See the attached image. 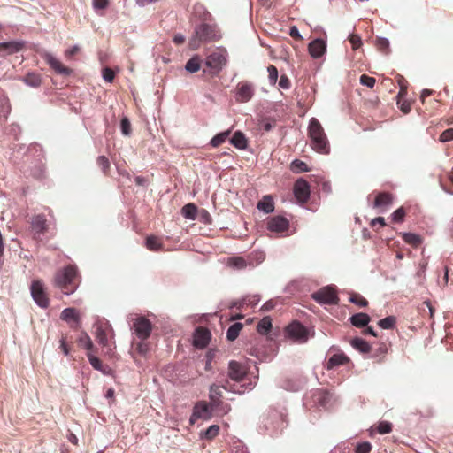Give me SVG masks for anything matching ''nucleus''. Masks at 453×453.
I'll use <instances>...</instances> for the list:
<instances>
[{"label":"nucleus","instance_id":"24","mask_svg":"<svg viewBox=\"0 0 453 453\" xmlns=\"http://www.w3.org/2000/svg\"><path fill=\"white\" fill-rule=\"evenodd\" d=\"M23 48V43L8 42L0 43V57H5L19 52Z\"/></svg>","mask_w":453,"mask_h":453},{"label":"nucleus","instance_id":"8","mask_svg":"<svg viewBox=\"0 0 453 453\" xmlns=\"http://www.w3.org/2000/svg\"><path fill=\"white\" fill-rule=\"evenodd\" d=\"M221 388H223L226 391L237 393V394H243L244 389L243 386H240L237 388L232 387L228 382H226V384L219 386V385H211L210 388V394L209 397L211 402V404L213 407L218 408L220 403V398L222 396V391Z\"/></svg>","mask_w":453,"mask_h":453},{"label":"nucleus","instance_id":"7","mask_svg":"<svg viewBox=\"0 0 453 453\" xmlns=\"http://www.w3.org/2000/svg\"><path fill=\"white\" fill-rule=\"evenodd\" d=\"M227 50L225 48H216L207 56L205 65L207 67L216 71H221L227 63Z\"/></svg>","mask_w":453,"mask_h":453},{"label":"nucleus","instance_id":"22","mask_svg":"<svg viewBox=\"0 0 453 453\" xmlns=\"http://www.w3.org/2000/svg\"><path fill=\"white\" fill-rule=\"evenodd\" d=\"M326 49L324 40L316 39L309 43L308 50L311 56L314 58H319L323 56Z\"/></svg>","mask_w":453,"mask_h":453},{"label":"nucleus","instance_id":"52","mask_svg":"<svg viewBox=\"0 0 453 453\" xmlns=\"http://www.w3.org/2000/svg\"><path fill=\"white\" fill-rule=\"evenodd\" d=\"M372 450V444L368 441H364L357 445L355 453H370Z\"/></svg>","mask_w":453,"mask_h":453},{"label":"nucleus","instance_id":"19","mask_svg":"<svg viewBox=\"0 0 453 453\" xmlns=\"http://www.w3.org/2000/svg\"><path fill=\"white\" fill-rule=\"evenodd\" d=\"M215 407H213L211 403V405H209L206 402L200 401L196 403L193 411L195 412V417H199L200 418H203V419L207 420V419L211 418V411Z\"/></svg>","mask_w":453,"mask_h":453},{"label":"nucleus","instance_id":"16","mask_svg":"<svg viewBox=\"0 0 453 453\" xmlns=\"http://www.w3.org/2000/svg\"><path fill=\"white\" fill-rule=\"evenodd\" d=\"M289 228V221L282 216H274L267 220V229L273 233H285Z\"/></svg>","mask_w":453,"mask_h":453},{"label":"nucleus","instance_id":"41","mask_svg":"<svg viewBox=\"0 0 453 453\" xmlns=\"http://www.w3.org/2000/svg\"><path fill=\"white\" fill-rule=\"evenodd\" d=\"M219 426L217 425L210 426L206 430L201 432V437L211 440L219 434Z\"/></svg>","mask_w":453,"mask_h":453},{"label":"nucleus","instance_id":"29","mask_svg":"<svg viewBox=\"0 0 453 453\" xmlns=\"http://www.w3.org/2000/svg\"><path fill=\"white\" fill-rule=\"evenodd\" d=\"M332 395L325 391H319L315 395V402L321 407L328 409L331 407Z\"/></svg>","mask_w":453,"mask_h":453},{"label":"nucleus","instance_id":"2","mask_svg":"<svg viewBox=\"0 0 453 453\" xmlns=\"http://www.w3.org/2000/svg\"><path fill=\"white\" fill-rule=\"evenodd\" d=\"M221 39L219 29L215 25L202 23L196 27L195 33L189 39L191 50H197L202 43L213 42Z\"/></svg>","mask_w":453,"mask_h":453},{"label":"nucleus","instance_id":"55","mask_svg":"<svg viewBox=\"0 0 453 453\" xmlns=\"http://www.w3.org/2000/svg\"><path fill=\"white\" fill-rule=\"evenodd\" d=\"M115 77V73L112 69L109 67H105L103 70V78L107 82H112Z\"/></svg>","mask_w":453,"mask_h":453},{"label":"nucleus","instance_id":"63","mask_svg":"<svg viewBox=\"0 0 453 453\" xmlns=\"http://www.w3.org/2000/svg\"><path fill=\"white\" fill-rule=\"evenodd\" d=\"M232 453H249L246 446L242 445L241 442H238L232 449Z\"/></svg>","mask_w":453,"mask_h":453},{"label":"nucleus","instance_id":"25","mask_svg":"<svg viewBox=\"0 0 453 453\" xmlns=\"http://www.w3.org/2000/svg\"><path fill=\"white\" fill-rule=\"evenodd\" d=\"M393 195L389 192H379L373 202L374 208H385L393 203Z\"/></svg>","mask_w":453,"mask_h":453},{"label":"nucleus","instance_id":"58","mask_svg":"<svg viewBox=\"0 0 453 453\" xmlns=\"http://www.w3.org/2000/svg\"><path fill=\"white\" fill-rule=\"evenodd\" d=\"M397 104L403 113H409L411 111V104L407 101H402V98H398Z\"/></svg>","mask_w":453,"mask_h":453},{"label":"nucleus","instance_id":"39","mask_svg":"<svg viewBox=\"0 0 453 453\" xmlns=\"http://www.w3.org/2000/svg\"><path fill=\"white\" fill-rule=\"evenodd\" d=\"M181 212L186 219H195L197 213V208L194 203H188L183 206Z\"/></svg>","mask_w":453,"mask_h":453},{"label":"nucleus","instance_id":"38","mask_svg":"<svg viewBox=\"0 0 453 453\" xmlns=\"http://www.w3.org/2000/svg\"><path fill=\"white\" fill-rule=\"evenodd\" d=\"M211 331L203 326H199L196 329L194 334V340H211Z\"/></svg>","mask_w":453,"mask_h":453},{"label":"nucleus","instance_id":"45","mask_svg":"<svg viewBox=\"0 0 453 453\" xmlns=\"http://www.w3.org/2000/svg\"><path fill=\"white\" fill-rule=\"evenodd\" d=\"M395 323H396V318L394 317V316H388L387 318H384V319H380L378 322V325L382 329H391V328L394 327Z\"/></svg>","mask_w":453,"mask_h":453},{"label":"nucleus","instance_id":"37","mask_svg":"<svg viewBox=\"0 0 453 453\" xmlns=\"http://www.w3.org/2000/svg\"><path fill=\"white\" fill-rule=\"evenodd\" d=\"M186 70L189 73H196L201 67V59L198 56H194L186 64Z\"/></svg>","mask_w":453,"mask_h":453},{"label":"nucleus","instance_id":"54","mask_svg":"<svg viewBox=\"0 0 453 453\" xmlns=\"http://www.w3.org/2000/svg\"><path fill=\"white\" fill-rule=\"evenodd\" d=\"M276 125V121L270 119H265L261 122V128L265 132L271 131Z\"/></svg>","mask_w":453,"mask_h":453},{"label":"nucleus","instance_id":"1","mask_svg":"<svg viewBox=\"0 0 453 453\" xmlns=\"http://www.w3.org/2000/svg\"><path fill=\"white\" fill-rule=\"evenodd\" d=\"M53 284L65 295L73 294L79 286V275L74 265H67L58 271Z\"/></svg>","mask_w":453,"mask_h":453},{"label":"nucleus","instance_id":"44","mask_svg":"<svg viewBox=\"0 0 453 453\" xmlns=\"http://www.w3.org/2000/svg\"><path fill=\"white\" fill-rule=\"evenodd\" d=\"M349 302L359 306L365 307L368 304L367 300L358 293H352L349 296Z\"/></svg>","mask_w":453,"mask_h":453},{"label":"nucleus","instance_id":"62","mask_svg":"<svg viewBox=\"0 0 453 453\" xmlns=\"http://www.w3.org/2000/svg\"><path fill=\"white\" fill-rule=\"evenodd\" d=\"M109 4L108 0H93V6L95 9H105Z\"/></svg>","mask_w":453,"mask_h":453},{"label":"nucleus","instance_id":"23","mask_svg":"<svg viewBox=\"0 0 453 453\" xmlns=\"http://www.w3.org/2000/svg\"><path fill=\"white\" fill-rule=\"evenodd\" d=\"M150 350V342H131L130 343L129 351L134 357H135V355L145 357Z\"/></svg>","mask_w":453,"mask_h":453},{"label":"nucleus","instance_id":"49","mask_svg":"<svg viewBox=\"0 0 453 453\" xmlns=\"http://www.w3.org/2000/svg\"><path fill=\"white\" fill-rule=\"evenodd\" d=\"M405 217V210L403 207L398 208L392 214V220L395 223H402Z\"/></svg>","mask_w":453,"mask_h":453},{"label":"nucleus","instance_id":"4","mask_svg":"<svg viewBox=\"0 0 453 453\" xmlns=\"http://www.w3.org/2000/svg\"><path fill=\"white\" fill-rule=\"evenodd\" d=\"M246 350L259 361H270L277 352L275 342H247Z\"/></svg>","mask_w":453,"mask_h":453},{"label":"nucleus","instance_id":"9","mask_svg":"<svg viewBox=\"0 0 453 453\" xmlns=\"http://www.w3.org/2000/svg\"><path fill=\"white\" fill-rule=\"evenodd\" d=\"M31 296L34 301L41 308H47L50 305V299L45 291L44 285L41 280H33L30 286Z\"/></svg>","mask_w":453,"mask_h":453},{"label":"nucleus","instance_id":"40","mask_svg":"<svg viewBox=\"0 0 453 453\" xmlns=\"http://www.w3.org/2000/svg\"><path fill=\"white\" fill-rule=\"evenodd\" d=\"M290 169L293 173H300L310 171L306 163L302 160H299V159H295L291 163Z\"/></svg>","mask_w":453,"mask_h":453},{"label":"nucleus","instance_id":"56","mask_svg":"<svg viewBox=\"0 0 453 453\" xmlns=\"http://www.w3.org/2000/svg\"><path fill=\"white\" fill-rule=\"evenodd\" d=\"M453 140V128L446 129L440 135V141L442 142H449Z\"/></svg>","mask_w":453,"mask_h":453},{"label":"nucleus","instance_id":"6","mask_svg":"<svg viewBox=\"0 0 453 453\" xmlns=\"http://www.w3.org/2000/svg\"><path fill=\"white\" fill-rule=\"evenodd\" d=\"M311 298L320 304L336 305L339 303L336 288L332 285L323 287L312 293Z\"/></svg>","mask_w":453,"mask_h":453},{"label":"nucleus","instance_id":"61","mask_svg":"<svg viewBox=\"0 0 453 453\" xmlns=\"http://www.w3.org/2000/svg\"><path fill=\"white\" fill-rule=\"evenodd\" d=\"M289 35L293 39H295L296 41H302L303 40V37L300 35L299 30L297 29V27L296 26H293V27H290Z\"/></svg>","mask_w":453,"mask_h":453},{"label":"nucleus","instance_id":"27","mask_svg":"<svg viewBox=\"0 0 453 453\" xmlns=\"http://www.w3.org/2000/svg\"><path fill=\"white\" fill-rule=\"evenodd\" d=\"M346 362H348V357L343 353H336L334 354L329 359L326 364V368L328 370L333 369L336 366L344 365Z\"/></svg>","mask_w":453,"mask_h":453},{"label":"nucleus","instance_id":"14","mask_svg":"<svg viewBox=\"0 0 453 453\" xmlns=\"http://www.w3.org/2000/svg\"><path fill=\"white\" fill-rule=\"evenodd\" d=\"M294 194L300 203H306L311 194L309 183L302 178L298 179L294 185Z\"/></svg>","mask_w":453,"mask_h":453},{"label":"nucleus","instance_id":"18","mask_svg":"<svg viewBox=\"0 0 453 453\" xmlns=\"http://www.w3.org/2000/svg\"><path fill=\"white\" fill-rule=\"evenodd\" d=\"M254 95L253 87L248 82H240L236 87V100L241 103L250 101Z\"/></svg>","mask_w":453,"mask_h":453},{"label":"nucleus","instance_id":"10","mask_svg":"<svg viewBox=\"0 0 453 453\" xmlns=\"http://www.w3.org/2000/svg\"><path fill=\"white\" fill-rule=\"evenodd\" d=\"M133 329L139 338L145 340L150 335L152 325L147 318L143 316H137L134 319Z\"/></svg>","mask_w":453,"mask_h":453},{"label":"nucleus","instance_id":"34","mask_svg":"<svg viewBox=\"0 0 453 453\" xmlns=\"http://www.w3.org/2000/svg\"><path fill=\"white\" fill-rule=\"evenodd\" d=\"M232 130L231 129H228L226 131H224V132H221L218 134H216L210 142V144L213 147V148H217L219 146H220L223 142H226V140L229 137L230 134H231Z\"/></svg>","mask_w":453,"mask_h":453},{"label":"nucleus","instance_id":"36","mask_svg":"<svg viewBox=\"0 0 453 453\" xmlns=\"http://www.w3.org/2000/svg\"><path fill=\"white\" fill-rule=\"evenodd\" d=\"M24 81L26 82V84H27L31 87L37 88L41 85L42 79H41L40 74H37L35 73H29L24 78Z\"/></svg>","mask_w":453,"mask_h":453},{"label":"nucleus","instance_id":"46","mask_svg":"<svg viewBox=\"0 0 453 453\" xmlns=\"http://www.w3.org/2000/svg\"><path fill=\"white\" fill-rule=\"evenodd\" d=\"M375 45L380 52L384 54H388L389 52V41L388 39L378 37L376 39Z\"/></svg>","mask_w":453,"mask_h":453},{"label":"nucleus","instance_id":"31","mask_svg":"<svg viewBox=\"0 0 453 453\" xmlns=\"http://www.w3.org/2000/svg\"><path fill=\"white\" fill-rule=\"evenodd\" d=\"M145 246L151 251L160 250L163 247L162 240L155 235H150L146 238Z\"/></svg>","mask_w":453,"mask_h":453},{"label":"nucleus","instance_id":"50","mask_svg":"<svg viewBox=\"0 0 453 453\" xmlns=\"http://www.w3.org/2000/svg\"><path fill=\"white\" fill-rule=\"evenodd\" d=\"M267 71H268V78H269L270 83L274 85L278 80V70L274 65H270L267 67Z\"/></svg>","mask_w":453,"mask_h":453},{"label":"nucleus","instance_id":"15","mask_svg":"<svg viewBox=\"0 0 453 453\" xmlns=\"http://www.w3.org/2000/svg\"><path fill=\"white\" fill-rule=\"evenodd\" d=\"M60 319L72 328H78L81 325V313L75 308L64 309L60 313Z\"/></svg>","mask_w":453,"mask_h":453},{"label":"nucleus","instance_id":"28","mask_svg":"<svg viewBox=\"0 0 453 453\" xmlns=\"http://www.w3.org/2000/svg\"><path fill=\"white\" fill-rule=\"evenodd\" d=\"M257 208L265 213H270L274 211V203L270 196H265L257 204Z\"/></svg>","mask_w":453,"mask_h":453},{"label":"nucleus","instance_id":"43","mask_svg":"<svg viewBox=\"0 0 453 453\" xmlns=\"http://www.w3.org/2000/svg\"><path fill=\"white\" fill-rule=\"evenodd\" d=\"M96 164L98 167L101 168L104 174L107 175L111 168V163L109 159L105 156H99L96 158Z\"/></svg>","mask_w":453,"mask_h":453},{"label":"nucleus","instance_id":"30","mask_svg":"<svg viewBox=\"0 0 453 453\" xmlns=\"http://www.w3.org/2000/svg\"><path fill=\"white\" fill-rule=\"evenodd\" d=\"M230 142L235 148L240 150L246 149L247 147V139L245 135L240 131H237L234 134V135L230 139Z\"/></svg>","mask_w":453,"mask_h":453},{"label":"nucleus","instance_id":"33","mask_svg":"<svg viewBox=\"0 0 453 453\" xmlns=\"http://www.w3.org/2000/svg\"><path fill=\"white\" fill-rule=\"evenodd\" d=\"M272 328V319L270 317H265L263 318L257 326V332L262 334L265 335L269 333V331Z\"/></svg>","mask_w":453,"mask_h":453},{"label":"nucleus","instance_id":"57","mask_svg":"<svg viewBox=\"0 0 453 453\" xmlns=\"http://www.w3.org/2000/svg\"><path fill=\"white\" fill-rule=\"evenodd\" d=\"M279 86L283 89H288L291 86V82L287 75L282 74L279 81Z\"/></svg>","mask_w":453,"mask_h":453},{"label":"nucleus","instance_id":"53","mask_svg":"<svg viewBox=\"0 0 453 453\" xmlns=\"http://www.w3.org/2000/svg\"><path fill=\"white\" fill-rule=\"evenodd\" d=\"M120 127L124 135H129L131 134V124L127 118L121 119Z\"/></svg>","mask_w":453,"mask_h":453},{"label":"nucleus","instance_id":"21","mask_svg":"<svg viewBox=\"0 0 453 453\" xmlns=\"http://www.w3.org/2000/svg\"><path fill=\"white\" fill-rule=\"evenodd\" d=\"M82 347L88 350V358L89 360V363L91 366L97 371L102 372L103 373H107V372L103 368L102 363L100 359L96 357L94 354L91 353V349L93 348V342H81Z\"/></svg>","mask_w":453,"mask_h":453},{"label":"nucleus","instance_id":"17","mask_svg":"<svg viewBox=\"0 0 453 453\" xmlns=\"http://www.w3.org/2000/svg\"><path fill=\"white\" fill-rule=\"evenodd\" d=\"M246 368L237 361H230L228 365V376L232 380L240 382L246 375Z\"/></svg>","mask_w":453,"mask_h":453},{"label":"nucleus","instance_id":"60","mask_svg":"<svg viewBox=\"0 0 453 453\" xmlns=\"http://www.w3.org/2000/svg\"><path fill=\"white\" fill-rule=\"evenodd\" d=\"M243 299H247L246 306H248V305L255 306L260 301L259 296H257V295H255V296H246L243 297Z\"/></svg>","mask_w":453,"mask_h":453},{"label":"nucleus","instance_id":"13","mask_svg":"<svg viewBox=\"0 0 453 453\" xmlns=\"http://www.w3.org/2000/svg\"><path fill=\"white\" fill-rule=\"evenodd\" d=\"M30 225L35 240H41V236L48 231L47 219L43 214L34 216Z\"/></svg>","mask_w":453,"mask_h":453},{"label":"nucleus","instance_id":"47","mask_svg":"<svg viewBox=\"0 0 453 453\" xmlns=\"http://www.w3.org/2000/svg\"><path fill=\"white\" fill-rule=\"evenodd\" d=\"M397 82L400 87V91L397 95V98H403L407 94L408 82L401 75H398Z\"/></svg>","mask_w":453,"mask_h":453},{"label":"nucleus","instance_id":"5","mask_svg":"<svg viewBox=\"0 0 453 453\" xmlns=\"http://www.w3.org/2000/svg\"><path fill=\"white\" fill-rule=\"evenodd\" d=\"M353 349L368 357H377L387 352V342H350Z\"/></svg>","mask_w":453,"mask_h":453},{"label":"nucleus","instance_id":"3","mask_svg":"<svg viewBox=\"0 0 453 453\" xmlns=\"http://www.w3.org/2000/svg\"><path fill=\"white\" fill-rule=\"evenodd\" d=\"M308 134L311 139V148L319 153L328 154L329 142L324 128L316 118H311L308 127Z\"/></svg>","mask_w":453,"mask_h":453},{"label":"nucleus","instance_id":"20","mask_svg":"<svg viewBox=\"0 0 453 453\" xmlns=\"http://www.w3.org/2000/svg\"><path fill=\"white\" fill-rule=\"evenodd\" d=\"M45 60L57 73L65 76L71 74L72 70L69 67L65 66L59 60H58L52 55L47 54L45 56Z\"/></svg>","mask_w":453,"mask_h":453},{"label":"nucleus","instance_id":"64","mask_svg":"<svg viewBox=\"0 0 453 453\" xmlns=\"http://www.w3.org/2000/svg\"><path fill=\"white\" fill-rule=\"evenodd\" d=\"M246 304H247V299L242 298L241 300L233 302V303L231 304L230 307L231 308L234 307L237 310H242L244 306H246Z\"/></svg>","mask_w":453,"mask_h":453},{"label":"nucleus","instance_id":"35","mask_svg":"<svg viewBox=\"0 0 453 453\" xmlns=\"http://www.w3.org/2000/svg\"><path fill=\"white\" fill-rule=\"evenodd\" d=\"M243 328V325L240 322L233 324L226 332L227 340H235Z\"/></svg>","mask_w":453,"mask_h":453},{"label":"nucleus","instance_id":"12","mask_svg":"<svg viewBox=\"0 0 453 453\" xmlns=\"http://www.w3.org/2000/svg\"><path fill=\"white\" fill-rule=\"evenodd\" d=\"M286 336L294 340H307L309 330L298 321H293L285 329Z\"/></svg>","mask_w":453,"mask_h":453},{"label":"nucleus","instance_id":"59","mask_svg":"<svg viewBox=\"0 0 453 453\" xmlns=\"http://www.w3.org/2000/svg\"><path fill=\"white\" fill-rule=\"evenodd\" d=\"M349 42L352 44L354 50L359 48L362 44L361 38L357 35H352L349 36Z\"/></svg>","mask_w":453,"mask_h":453},{"label":"nucleus","instance_id":"42","mask_svg":"<svg viewBox=\"0 0 453 453\" xmlns=\"http://www.w3.org/2000/svg\"><path fill=\"white\" fill-rule=\"evenodd\" d=\"M228 265L236 269H244L247 266V262L242 257H234L228 259Z\"/></svg>","mask_w":453,"mask_h":453},{"label":"nucleus","instance_id":"11","mask_svg":"<svg viewBox=\"0 0 453 453\" xmlns=\"http://www.w3.org/2000/svg\"><path fill=\"white\" fill-rule=\"evenodd\" d=\"M93 333L97 340H111L114 337L111 325L106 319L96 321L93 326Z\"/></svg>","mask_w":453,"mask_h":453},{"label":"nucleus","instance_id":"32","mask_svg":"<svg viewBox=\"0 0 453 453\" xmlns=\"http://www.w3.org/2000/svg\"><path fill=\"white\" fill-rule=\"evenodd\" d=\"M351 324L357 327H363L370 322V317L365 313H357L350 317Z\"/></svg>","mask_w":453,"mask_h":453},{"label":"nucleus","instance_id":"48","mask_svg":"<svg viewBox=\"0 0 453 453\" xmlns=\"http://www.w3.org/2000/svg\"><path fill=\"white\" fill-rule=\"evenodd\" d=\"M377 431L380 434H386L392 431V424L388 421H380L378 425Z\"/></svg>","mask_w":453,"mask_h":453},{"label":"nucleus","instance_id":"26","mask_svg":"<svg viewBox=\"0 0 453 453\" xmlns=\"http://www.w3.org/2000/svg\"><path fill=\"white\" fill-rule=\"evenodd\" d=\"M403 240L411 245L412 248H418L423 242V238L417 234L413 233H401Z\"/></svg>","mask_w":453,"mask_h":453},{"label":"nucleus","instance_id":"51","mask_svg":"<svg viewBox=\"0 0 453 453\" xmlns=\"http://www.w3.org/2000/svg\"><path fill=\"white\" fill-rule=\"evenodd\" d=\"M376 80L373 77L368 76L366 74H362L360 76V83L364 86H366L370 88H372L375 85Z\"/></svg>","mask_w":453,"mask_h":453}]
</instances>
